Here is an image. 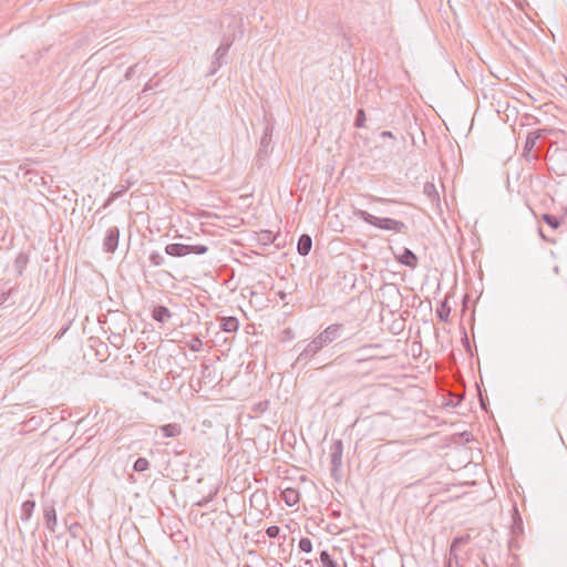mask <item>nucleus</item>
Returning <instances> with one entry per match:
<instances>
[{
    "label": "nucleus",
    "mask_w": 567,
    "mask_h": 567,
    "mask_svg": "<svg viewBox=\"0 0 567 567\" xmlns=\"http://www.w3.org/2000/svg\"><path fill=\"white\" fill-rule=\"evenodd\" d=\"M298 547L305 553H310L312 550V542L308 537H302L299 540Z\"/></svg>",
    "instance_id": "nucleus-25"
},
{
    "label": "nucleus",
    "mask_w": 567,
    "mask_h": 567,
    "mask_svg": "<svg viewBox=\"0 0 567 567\" xmlns=\"http://www.w3.org/2000/svg\"><path fill=\"white\" fill-rule=\"evenodd\" d=\"M342 328L343 326L341 323L328 326L306 346L300 352L298 361L307 362L313 358L323 347L330 344L341 336Z\"/></svg>",
    "instance_id": "nucleus-1"
},
{
    "label": "nucleus",
    "mask_w": 567,
    "mask_h": 567,
    "mask_svg": "<svg viewBox=\"0 0 567 567\" xmlns=\"http://www.w3.org/2000/svg\"><path fill=\"white\" fill-rule=\"evenodd\" d=\"M312 247V239L309 235H301L298 240L297 249L301 256H307Z\"/></svg>",
    "instance_id": "nucleus-14"
},
{
    "label": "nucleus",
    "mask_w": 567,
    "mask_h": 567,
    "mask_svg": "<svg viewBox=\"0 0 567 567\" xmlns=\"http://www.w3.org/2000/svg\"><path fill=\"white\" fill-rule=\"evenodd\" d=\"M280 533V528L276 525L274 526H269L267 529H266V535L269 537V538H276L278 537Z\"/></svg>",
    "instance_id": "nucleus-29"
},
{
    "label": "nucleus",
    "mask_w": 567,
    "mask_h": 567,
    "mask_svg": "<svg viewBox=\"0 0 567 567\" xmlns=\"http://www.w3.org/2000/svg\"><path fill=\"white\" fill-rule=\"evenodd\" d=\"M281 497L288 506H293L299 502L300 494L298 489L293 487H286L281 492Z\"/></svg>",
    "instance_id": "nucleus-9"
},
{
    "label": "nucleus",
    "mask_w": 567,
    "mask_h": 567,
    "mask_svg": "<svg viewBox=\"0 0 567 567\" xmlns=\"http://www.w3.org/2000/svg\"><path fill=\"white\" fill-rule=\"evenodd\" d=\"M423 194L431 200V202H437L440 199L439 192L436 189V186L433 183H425L423 186Z\"/></svg>",
    "instance_id": "nucleus-15"
},
{
    "label": "nucleus",
    "mask_w": 567,
    "mask_h": 567,
    "mask_svg": "<svg viewBox=\"0 0 567 567\" xmlns=\"http://www.w3.org/2000/svg\"><path fill=\"white\" fill-rule=\"evenodd\" d=\"M320 561L323 567H338V564L327 550L320 553Z\"/></svg>",
    "instance_id": "nucleus-19"
},
{
    "label": "nucleus",
    "mask_w": 567,
    "mask_h": 567,
    "mask_svg": "<svg viewBox=\"0 0 567 567\" xmlns=\"http://www.w3.org/2000/svg\"><path fill=\"white\" fill-rule=\"evenodd\" d=\"M208 250L205 245L168 244L165 252L172 257H183L189 254L204 255Z\"/></svg>",
    "instance_id": "nucleus-3"
},
{
    "label": "nucleus",
    "mask_w": 567,
    "mask_h": 567,
    "mask_svg": "<svg viewBox=\"0 0 567 567\" xmlns=\"http://www.w3.org/2000/svg\"><path fill=\"white\" fill-rule=\"evenodd\" d=\"M467 542H468V536H461V537L454 538L453 542H452V545H451L450 555L451 556H456V554H455L456 549L461 545L466 544Z\"/></svg>",
    "instance_id": "nucleus-20"
},
{
    "label": "nucleus",
    "mask_w": 567,
    "mask_h": 567,
    "mask_svg": "<svg viewBox=\"0 0 567 567\" xmlns=\"http://www.w3.org/2000/svg\"><path fill=\"white\" fill-rule=\"evenodd\" d=\"M451 312V308L447 306V302L444 301L441 303V306L436 309V315L440 318L441 321L446 322L449 320Z\"/></svg>",
    "instance_id": "nucleus-18"
},
{
    "label": "nucleus",
    "mask_w": 567,
    "mask_h": 567,
    "mask_svg": "<svg viewBox=\"0 0 567 567\" xmlns=\"http://www.w3.org/2000/svg\"><path fill=\"white\" fill-rule=\"evenodd\" d=\"M164 437H176L182 434V426L178 423H168L159 427Z\"/></svg>",
    "instance_id": "nucleus-12"
},
{
    "label": "nucleus",
    "mask_w": 567,
    "mask_h": 567,
    "mask_svg": "<svg viewBox=\"0 0 567 567\" xmlns=\"http://www.w3.org/2000/svg\"><path fill=\"white\" fill-rule=\"evenodd\" d=\"M513 523H512V534L514 537H519L524 533L523 519L519 516L518 509L516 506L513 507L512 514Z\"/></svg>",
    "instance_id": "nucleus-10"
},
{
    "label": "nucleus",
    "mask_w": 567,
    "mask_h": 567,
    "mask_svg": "<svg viewBox=\"0 0 567 567\" xmlns=\"http://www.w3.org/2000/svg\"><path fill=\"white\" fill-rule=\"evenodd\" d=\"M396 258L402 265H405L412 269H414L417 266V257L409 248H404L402 254L396 256Z\"/></svg>",
    "instance_id": "nucleus-8"
},
{
    "label": "nucleus",
    "mask_w": 567,
    "mask_h": 567,
    "mask_svg": "<svg viewBox=\"0 0 567 567\" xmlns=\"http://www.w3.org/2000/svg\"><path fill=\"white\" fill-rule=\"evenodd\" d=\"M379 347H380L379 344H371V346L363 347V349H365V348H379Z\"/></svg>",
    "instance_id": "nucleus-36"
},
{
    "label": "nucleus",
    "mask_w": 567,
    "mask_h": 567,
    "mask_svg": "<svg viewBox=\"0 0 567 567\" xmlns=\"http://www.w3.org/2000/svg\"><path fill=\"white\" fill-rule=\"evenodd\" d=\"M120 230L116 226L106 230L103 247L106 252H114L118 245Z\"/></svg>",
    "instance_id": "nucleus-5"
},
{
    "label": "nucleus",
    "mask_w": 567,
    "mask_h": 567,
    "mask_svg": "<svg viewBox=\"0 0 567 567\" xmlns=\"http://www.w3.org/2000/svg\"><path fill=\"white\" fill-rule=\"evenodd\" d=\"M270 142H271V138L269 137V134L268 133L264 134L260 140L261 150L267 152V147L269 146Z\"/></svg>",
    "instance_id": "nucleus-30"
},
{
    "label": "nucleus",
    "mask_w": 567,
    "mask_h": 567,
    "mask_svg": "<svg viewBox=\"0 0 567 567\" xmlns=\"http://www.w3.org/2000/svg\"><path fill=\"white\" fill-rule=\"evenodd\" d=\"M543 219L544 221L549 225L553 229H557L560 225L559 220L557 217L553 216V215H549V214H545L543 216Z\"/></svg>",
    "instance_id": "nucleus-26"
},
{
    "label": "nucleus",
    "mask_w": 567,
    "mask_h": 567,
    "mask_svg": "<svg viewBox=\"0 0 567 567\" xmlns=\"http://www.w3.org/2000/svg\"><path fill=\"white\" fill-rule=\"evenodd\" d=\"M43 516L45 520L47 528L54 533L56 525H58V518H56V512L53 505L45 506L43 509Z\"/></svg>",
    "instance_id": "nucleus-7"
},
{
    "label": "nucleus",
    "mask_w": 567,
    "mask_h": 567,
    "mask_svg": "<svg viewBox=\"0 0 567 567\" xmlns=\"http://www.w3.org/2000/svg\"><path fill=\"white\" fill-rule=\"evenodd\" d=\"M343 444L341 440L334 441L330 446V458L332 471L338 470L342 464Z\"/></svg>",
    "instance_id": "nucleus-6"
},
{
    "label": "nucleus",
    "mask_w": 567,
    "mask_h": 567,
    "mask_svg": "<svg viewBox=\"0 0 567 567\" xmlns=\"http://www.w3.org/2000/svg\"><path fill=\"white\" fill-rule=\"evenodd\" d=\"M380 136H381L382 138H392V140H395V136H394V135H393V133H392V132H390V131H383V132H381Z\"/></svg>",
    "instance_id": "nucleus-31"
},
{
    "label": "nucleus",
    "mask_w": 567,
    "mask_h": 567,
    "mask_svg": "<svg viewBox=\"0 0 567 567\" xmlns=\"http://www.w3.org/2000/svg\"><path fill=\"white\" fill-rule=\"evenodd\" d=\"M131 187V184L122 185L118 187V189L111 193L110 197L107 198L104 207L109 206L111 203H113L115 199L121 197L128 188Z\"/></svg>",
    "instance_id": "nucleus-17"
},
{
    "label": "nucleus",
    "mask_w": 567,
    "mask_h": 567,
    "mask_svg": "<svg viewBox=\"0 0 567 567\" xmlns=\"http://www.w3.org/2000/svg\"><path fill=\"white\" fill-rule=\"evenodd\" d=\"M354 215L362 219L364 223L372 225L379 229L391 230L395 233H405L406 230V225L401 220L388 217H377L362 209L354 210Z\"/></svg>",
    "instance_id": "nucleus-2"
},
{
    "label": "nucleus",
    "mask_w": 567,
    "mask_h": 567,
    "mask_svg": "<svg viewBox=\"0 0 567 567\" xmlns=\"http://www.w3.org/2000/svg\"><path fill=\"white\" fill-rule=\"evenodd\" d=\"M538 136L537 135H532L529 134L526 138V143H525V152H529L534 148L535 144H536V141H537Z\"/></svg>",
    "instance_id": "nucleus-28"
},
{
    "label": "nucleus",
    "mask_w": 567,
    "mask_h": 567,
    "mask_svg": "<svg viewBox=\"0 0 567 567\" xmlns=\"http://www.w3.org/2000/svg\"><path fill=\"white\" fill-rule=\"evenodd\" d=\"M272 131H274V125L272 124H267L266 127H265V132L264 134H269V137L271 138V135H272Z\"/></svg>",
    "instance_id": "nucleus-32"
},
{
    "label": "nucleus",
    "mask_w": 567,
    "mask_h": 567,
    "mask_svg": "<svg viewBox=\"0 0 567 567\" xmlns=\"http://www.w3.org/2000/svg\"><path fill=\"white\" fill-rule=\"evenodd\" d=\"M172 317L171 311L168 308L164 306H157L152 311V318L161 323L166 322Z\"/></svg>",
    "instance_id": "nucleus-13"
},
{
    "label": "nucleus",
    "mask_w": 567,
    "mask_h": 567,
    "mask_svg": "<svg viewBox=\"0 0 567 567\" xmlns=\"http://www.w3.org/2000/svg\"><path fill=\"white\" fill-rule=\"evenodd\" d=\"M231 45V41L227 40L226 42H223L217 50L214 53V59L212 61L209 74L214 75L219 68L221 66L223 62L221 60L227 55L229 48Z\"/></svg>",
    "instance_id": "nucleus-4"
},
{
    "label": "nucleus",
    "mask_w": 567,
    "mask_h": 567,
    "mask_svg": "<svg viewBox=\"0 0 567 567\" xmlns=\"http://www.w3.org/2000/svg\"><path fill=\"white\" fill-rule=\"evenodd\" d=\"M239 328V321L236 317L220 318V329L225 332H236Z\"/></svg>",
    "instance_id": "nucleus-11"
},
{
    "label": "nucleus",
    "mask_w": 567,
    "mask_h": 567,
    "mask_svg": "<svg viewBox=\"0 0 567 567\" xmlns=\"http://www.w3.org/2000/svg\"><path fill=\"white\" fill-rule=\"evenodd\" d=\"M7 300L6 293H0V305Z\"/></svg>",
    "instance_id": "nucleus-35"
},
{
    "label": "nucleus",
    "mask_w": 567,
    "mask_h": 567,
    "mask_svg": "<svg viewBox=\"0 0 567 567\" xmlns=\"http://www.w3.org/2000/svg\"><path fill=\"white\" fill-rule=\"evenodd\" d=\"M150 463L145 457H138L133 465L135 472H144L148 468Z\"/></svg>",
    "instance_id": "nucleus-23"
},
{
    "label": "nucleus",
    "mask_w": 567,
    "mask_h": 567,
    "mask_svg": "<svg viewBox=\"0 0 567 567\" xmlns=\"http://www.w3.org/2000/svg\"><path fill=\"white\" fill-rule=\"evenodd\" d=\"M365 124V113L364 111L361 109L357 112V116H355V121H354V125L355 127H363Z\"/></svg>",
    "instance_id": "nucleus-27"
},
{
    "label": "nucleus",
    "mask_w": 567,
    "mask_h": 567,
    "mask_svg": "<svg viewBox=\"0 0 567 567\" xmlns=\"http://www.w3.org/2000/svg\"><path fill=\"white\" fill-rule=\"evenodd\" d=\"M364 197H365L370 203H379V204H393V203H396V200H395V199H392V198H384V197H378V196H374V195H371V194L364 195Z\"/></svg>",
    "instance_id": "nucleus-22"
},
{
    "label": "nucleus",
    "mask_w": 567,
    "mask_h": 567,
    "mask_svg": "<svg viewBox=\"0 0 567 567\" xmlns=\"http://www.w3.org/2000/svg\"><path fill=\"white\" fill-rule=\"evenodd\" d=\"M148 259H150V262L156 267L162 266L165 262V257L158 251H153L150 255Z\"/></svg>",
    "instance_id": "nucleus-21"
},
{
    "label": "nucleus",
    "mask_w": 567,
    "mask_h": 567,
    "mask_svg": "<svg viewBox=\"0 0 567 567\" xmlns=\"http://www.w3.org/2000/svg\"><path fill=\"white\" fill-rule=\"evenodd\" d=\"M35 507V503L33 501H25L21 505V519L22 520H29L33 514Z\"/></svg>",
    "instance_id": "nucleus-16"
},
{
    "label": "nucleus",
    "mask_w": 567,
    "mask_h": 567,
    "mask_svg": "<svg viewBox=\"0 0 567 567\" xmlns=\"http://www.w3.org/2000/svg\"><path fill=\"white\" fill-rule=\"evenodd\" d=\"M188 348L194 352H199L203 348V341L198 336H194L188 342Z\"/></svg>",
    "instance_id": "nucleus-24"
},
{
    "label": "nucleus",
    "mask_w": 567,
    "mask_h": 567,
    "mask_svg": "<svg viewBox=\"0 0 567 567\" xmlns=\"http://www.w3.org/2000/svg\"><path fill=\"white\" fill-rule=\"evenodd\" d=\"M210 501V498H203L202 501H199L197 503L198 506H205L208 502Z\"/></svg>",
    "instance_id": "nucleus-33"
},
{
    "label": "nucleus",
    "mask_w": 567,
    "mask_h": 567,
    "mask_svg": "<svg viewBox=\"0 0 567 567\" xmlns=\"http://www.w3.org/2000/svg\"><path fill=\"white\" fill-rule=\"evenodd\" d=\"M18 262H25L27 261V257H23L22 255H20L17 259Z\"/></svg>",
    "instance_id": "nucleus-34"
}]
</instances>
